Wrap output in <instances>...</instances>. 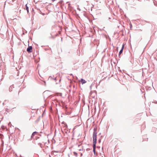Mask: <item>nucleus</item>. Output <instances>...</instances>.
<instances>
[{"label": "nucleus", "mask_w": 157, "mask_h": 157, "mask_svg": "<svg viewBox=\"0 0 157 157\" xmlns=\"http://www.w3.org/2000/svg\"><path fill=\"white\" fill-rule=\"evenodd\" d=\"M93 148L94 152L95 153L96 144L97 142V132L96 131H94L93 135Z\"/></svg>", "instance_id": "obj_1"}, {"label": "nucleus", "mask_w": 157, "mask_h": 157, "mask_svg": "<svg viewBox=\"0 0 157 157\" xmlns=\"http://www.w3.org/2000/svg\"><path fill=\"white\" fill-rule=\"evenodd\" d=\"M32 47L31 46H29L28 48H27V51L29 52H32Z\"/></svg>", "instance_id": "obj_2"}, {"label": "nucleus", "mask_w": 157, "mask_h": 157, "mask_svg": "<svg viewBox=\"0 0 157 157\" xmlns=\"http://www.w3.org/2000/svg\"><path fill=\"white\" fill-rule=\"evenodd\" d=\"M124 47V44H123V45H122V48H121V50L119 52V55H121L123 51V50Z\"/></svg>", "instance_id": "obj_3"}, {"label": "nucleus", "mask_w": 157, "mask_h": 157, "mask_svg": "<svg viewBox=\"0 0 157 157\" xmlns=\"http://www.w3.org/2000/svg\"><path fill=\"white\" fill-rule=\"evenodd\" d=\"M80 82H81L82 84H83L86 82V81L82 78L81 79Z\"/></svg>", "instance_id": "obj_4"}, {"label": "nucleus", "mask_w": 157, "mask_h": 157, "mask_svg": "<svg viewBox=\"0 0 157 157\" xmlns=\"http://www.w3.org/2000/svg\"><path fill=\"white\" fill-rule=\"evenodd\" d=\"M37 133V132H34L33 134H32V135L31 136V138H33V136H34Z\"/></svg>", "instance_id": "obj_5"}, {"label": "nucleus", "mask_w": 157, "mask_h": 157, "mask_svg": "<svg viewBox=\"0 0 157 157\" xmlns=\"http://www.w3.org/2000/svg\"><path fill=\"white\" fill-rule=\"evenodd\" d=\"M26 9L27 10V12L29 13V8L27 6V5H26Z\"/></svg>", "instance_id": "obj_6"}, {"label": "nucleus", "mask_w": 157, "mask_h": 157, "mask_svg": "<svg viewBox=\"0 0 157 157\" xmlns=\"http://www.w3.org/2000/svg\"><path fill=\"white\" fill-rule=\"evenodd\" d=\"M74 155L76 156H77V154L75 152H74Z\"/></svg>", "instance_id": "obj_7"}, {"label": "nucleus", "mask_w": 157, "mask_h": 157, "mask_svg": "<svg viewBox=\"0 0 157 157\" xmlns=\"http://www.w3.org/2000/svg\"><path fill=\"white\" fill-rule=\"evenodd\" d=\"M56 0H52L53 2H54V1H55Z\"/></svg>", "instance_id": "obj_8"}]
</instances>
